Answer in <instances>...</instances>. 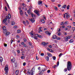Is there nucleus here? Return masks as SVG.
Segmentation results:
<instances>
[{
  "instance_id": "2",
  "label": "nucleus",
  "mask_w": 75,
  "mask_h": 75,
  "mask_svg": "<svg viewBox=\"0 0 75 75\" xmlns=\"http://www.w3.org/2000/svg\"><path fill=\"white\" fill-rule=\"evenodd\" d=\"M2 28L3 30H4V33L6 34V36L10 34V32L7 31V30L6 29V27L5 26H3Z\"/></svg>"
},
{
  "instance_id": "48",
  "label": "nucleus",
  "mask_w": 75,
  "mask_h": 75,
  "mask_svg": "<svg viewBox=\"0 0 75 75\" xmlns=\"http://www.w3.org/2000/svg\"><path fill=\"white\" fill-rule=\"evenodd\" d=\"M28 44L30 45H32L31 43L30 42H29Z\"/></svg>"
},
{
  "instance_id": "23",
  "label": "nucleus",
  "mask_w": 75,
  "mask_h": 75,
  "mask_svg": "<svg viewBox=\"0 0 75 75\" xmlns=\"http://www.w3.org/2000/svg\"><path fill=\"white\" fill-rule=\"evenodd\" d=\"M68 38L67 37H65V38L64 40L66 41H68Z\"/></svg>"
},
{
  "instance_id": "37",
  "label": "nucleus",
  "mask_w": 75,
  "mask_h": 75,
  "mask_svg": "<svg viewBox=\"0 0 75 75\" xmlns=\"http://www.w3.org/2000/svg\"><path fill=\"white\" fill-rule=\"evenodd\" d=\"M21 32V30H18V31H17V33H20Z\"/></svg>"
},
{
  "instance_id": "30",
  "label": "nucleus",
  "mask_w": 75,
  "mask_h": 75,
  "mask_svg": "<svg viewBox=\"0 0 75 75\" xmlns=\"http://www.w3.org/2000/svg\"><path fill=\"white\" fill-rule=\"evenodd\" d=\"M7 21V18L4 19L3 21L4 23H6Z\"/></svg>"
},
{
  "instance_id": "40",
  "label": "nucleus",
  "mask_w": 75,
  "mask_h": 75,
  "mask_svg": "<svg viewBox=\"0 0 75 75\" xmlns=\"http://www.w3.org/2000/svg\"><path fill=\"white\" fill-rule=\"evenodd\" d=\"M58 65H59V61H58L57 62V65L56 66V67H58Z\"/></svg>"
},
{
  "instance_id": "26",
  "label": "nucleus",
  "mask_w": 75,
  "mask_h": 75,
  "mask_svg": "<svg viewBox=\"0 0 75 75\" xmlns=\"http://www.w3.org/2000/svg\"><path fill=\"white\" fill-rule=\"evenodd\" d=\"M28 13L29 14H31V12H30V10L28 11Z\"/></svg>"
},
{
  "instance_id": "46",
  "label": "nucleus",
  "mask_w": 75,
  "mask_h": 75,
  "mask_svg": "<svg viewBox=\"0 0 75 75\" xmlns=\"http://www.w3.org/2000/svg\"><path fill=\"white\" fill-rule=\"evenodd\" d=\"M67 21L65 22L64 23V24H65V25H66V24H67Z\"/></svg>"
},
{
  "instance_id": "55",
  "label": "nucleus",
  "mask_w": 75,
  "mask_h": 75,
  "mask_svg": "<svg viewBox=\"0 0 75 75\" xmlns=\"http://www.w3.org/2000/svg\"><path fill=\"white\" fill-rule=\"evenodd\" d=\"M23 66H25V62H24L23 63Z\"/></svg>"
},
{
  "instance_id": "53",
  "label": "nucleus",
  "mask_w": 75,
  "mask_h": 75,
  "mask_svg": "<svg viewBox=\"0 0 75 75\" xmlns=\"http://www.w3.org/2000/svg\"><path fill=\"white\" fill-rule=\"evenodd\" d=\"M5 8L6 11H7V7H6V6H5Z\"/></svg>"
},
{
  "instance_id": "29",
  "label": "nucleus",
  "mask_w": 75,
  "mask_h": 75,
  "mask_svg": "<svg viewBox=\"0 0 75 75\" xmlns=\"http://www.w3.org/2000/svg\"><path fill=\"white\" fill-rule=\"evenodd\" d=\"M41 22H42V23H45V21H44V19H42L41 20Z\"/></svg>"
},
{
  "instance_id": "60",
  "label": "nucleus",
  "mask_w": 75,
  "mask_h": 75,
  "mask_svg": "<svg viewBox=\"0 0 75 75\" xmlns=\"http://www.w3.org/2000/svg\"><path fill=\"white\" fill-rule=\"evenodd\" d=\"M4 46L5 47H7V44H4Z\"/></svg>"
},
{
  "instance_id": "35",
  "label": "nucleus",
  "mask_w": 75,
  "mask_h": 75,
  "mask_svg": "<svg viewBox=\"0 0 75 75\" xmlns=\"http://www.w3.org/2000/svg\"><path fill=\"white\" fill-rule=\"evenodd\" d=\"M68 39H71V36H67Z\"/></svg>"
},
{
  "instance_id": "28",
  "label": "nucleus",
  "mask_w": 75,
  "mask_h": 75,
  "mask_svg": "<svg viewBox=\"0 0 75 75\" xmlns=\"http://www.w3.org/2000/svg\"><path fill=\"white\" fill-rule=\"evenodd\" d=\"M17 63L16 62L15 63V67H17Z\"/></svg>"
},
{
  "instance_id": "22",
  "label": "nucleus",
  "mask_w": 75,
  "mask_h": 75,
  "mask_svg": "<svg viewBox=\"0 0 75 75\" xmlns=\"http://www.w3.org/2000/svg\"><path fill=\"white\" fill-rule=\"evenodd\" d=\"M31 37H33V38H34V39H35L36 40H37V38L36 36H31Z\"/></svg>"
},
{
  "instance_id": "50",
  "label": "nucleus",
  "mask_w": 75,
  "mask_h": 75,
  "mask_svg": "<svg viewBox=\"0 0 75 75\" xmlns=\"http://www.w3.org/2000/svg\"><path fill=\"white\" fill-rule=\"evenodd\" d=\"M57 40H61V38H57Z\"/></svg>"
},
{
  "instance_id": "43",
  "label": "nucleus",
  "mask_w": 75,
  "mask_h": 75,
  "mask_svg": "<svg viewBox=\"0 0 75 75\" xmlns=\"http://www.w3.org/2000/svg\"><path fill=\"white\" fill-rule=\"evenodd\" d=\"M17 52L19 54H20V50H17Z\"/></svg>"
},
{
  "instance_id": "6",
  "label": "nucleus",
  "mask_w": 75,
  "mask_h": 75,
  "mask_svg": "<svg viewBox=\"0 0 75 75\" xmlns=\"http://www.w3.org/2000/svg\"><path fill=\"white\" fill-rule=\"evenodd\" d=\"M48 44V42L46 43L45 42H42V45H44V46H46V45H47Z\"/></svg>"
},
{
  "instance_id": "16",
  "label": "nucleus",
  "mask_w": 75,
  "mask_h": 75,
  "mask_svg": "<svg viewBox=\"0 0 75 75\" xmlns=\"http://www.w3.org/2000/svg\"><path fill=\"white\" fill-rule=\"evenodd\" d=\"M3 57H0V62H2V61H3Z\"/></svg>"
},
{
  "instance_id": "15",
  "label": "nucleus",
  "mask_w": 75,
  "mask_h": 75,
  "mask_svg": "<svg viewBox=\"0 0 75 75\" xmlns=\"http://www.w3.org/2000/svg\"><path fill=\"white\" fill-rule=\"evenodd\" d=\"M36 35H37L38 37L40 38H42V36H41V35H39L38 34H36Z\"/></svg>"
},
{
  "instance_id": "1",
  "label": "nucleus",
  "mask_w": 75,
  "mask_h": 75,
  "mask_svg": "<svg viewBox=\"0 0 75 75\" xmlns=\"http://www.w3.org/2000/svg\"><path fill=\"white\" fill-rule=\"evenodd\" d=\"M72 66L71 62L70 61H68L67 62V68H65L64 69V71L66 72L67 71V69L68 71H70V70L72 69Z\"/></svg>"
},
{
  "instance_id": "9",
  "label": "nucleus",
  "mask_w": 75,
  "mask_h": 75,
  "mask_svg": "<svg viewBox=\"0 0 75 75\" xmlns=\"http://www.w3.org/2000/svg\"><path fill=\"white\" fill-rule=\"evenodd\" d=\"M47 54L50 57H52V54L49 52H47Z\"/></svg>"
},
{
  "instance_id": "13",
  "label": "nucleus",
  "mask_w": 75,
  "mask_h": 75,
  "mask_svg": "<svg viewBox=\"0 0 75 75\" xmlns=\"http://www.w3.org/2000/svg\"><path fill=\"white\" fill-rule=\"evenodd\" d=\"M62 8H67V5H64L62 6Z\"/></svg>"
},
{
  "instance_id": "49",
  "label": "nucleus",
  "mask_w": 75,
  "mask_h": 75,
  "mask_svg": "<svg viewBox=\"0 0 75 75\" xmlns=\"http://www.w3.org/2000/svg\"><path fill=\"white\" fill-rule=\"evenodd\" d=\"M61 33L59 32V33H58V35H59H59H61Z\"/></svg>"
},
{
  "instance_id": "33",
  "label": "nucleus",
  "mask_w": 75,
  "mask_h": 75,
  "mask_svg": "<svg viewBox=\"0 0 75 75\" xmlns=\"http://www.w3.org/2000/svg\"><path fill=\"white\" fill-rule=\"evenodd\" d=\"M46 70V69H42V72H43L44 73V71H45Z\"/></svg>"
},
{
  "instance_id": "32",
  "label": "nucleus",
  "mask_w": 75,
  "mask_h": 75,
  "mask_svg": "<svg viewBox=\"0 0 75 75\" xmlns=\"http://www.w3.org/2000/svg\"><path fill=\"white\" fill-rule=\"evenodd\" d=\"M22 5L24 7H26V5L24 3H23Z\"/></svg>"
},
{
  "instance_id": "18",
  "label": "nucleus",
  "mask_w": 75,
  "mask_h": 75,
  "mask_svg": "<svg viewBox=\"0 0 75 75\" xmlns=\"http://www.w3.org/2000/svg\"><path fill=\"white\" fill-rule=\"evenodd\" d=\"M11 24L12 25H14L15 24V22L14 21H13L11 22Z\"/></svg>"
},
{
  "instance_id": "44",
  "label": "nucleus",
  "mask_w": 75,
  "mask_h": 75,
  "mask_svg": "<svg viewBox=\"0 0 75 75\" xmlns=\"http://www.w3.org/2000/svg\"><path fill=\"white\" fill-rule=\"evenodd\" d=\"M42 74H43V73L42 72H40L39 74V75H42Z\"/></svg>"
},
{
  "instance_id": "21",
  "label": "nucleus",
  "mask_w": 75,
  "mask_h": 75,
  "mask_svg": "<svg viewBox=\"0 0 75 75\" xmlns=\"http://www.w3.org/2000/svg\"><path fill=\"white\" fill-rule=\"evenodd\" d=\"M20 12L21 14V15H22V14H23V11H22V10H20Z\"/></svg>"
},
{
  "instance_id": "4",
  "label": "nucleus",
  "mask_w": 75,
  "mask_h": 75,
  "mask_svg": "<svg viewBox=\"0 0 75 75\" xmlns=\"http://www.w3.org/2000/svg\"><path fill=\"white\" fill-rule=\"evenodd\" d=\"M35 13L36 14L39 16H40V13H39V11H38V10H35L34 11Z\"/></svg>"
},
{
  "instance_id": "47",
  "label": "nucleus",
  "mask_w": 75,
  "mask_h": 75,
  "mask_svg": "<svg viewBox=\"0 0 75 75\" xmlns=\"http://www.w3.org/2000/svg\"><path fill=\"white\" fill-rule=\"evenodd\" d=\"M64 34L65 35H67V33H66V32H64Z\"/></svg>"
},
{
  "instance_id": "56",
  "label": "nucleus",
  "mask_w": 75,
  "mask_h": 75,
  "mask_svg": "<svg viewBox=\"0 0 75 75\" xmlns=\"http://www.w3.org/2000/svg\"><path fill=\"white\" fill-rule=\"evenodd\" d=\"M13 40H11V44H12V43H13Z\"/></svg>"
},
{
  "instance_id": "31",
  "label": "nucleus",
  "mask_w": 75,
  "mask_h": 75,
  "mask_svg": "<svg viewBox=\"0 0 75 75\" xmlns=\"http://www.w3.org/2000/svg\"><path fill=\"white\" fill-rule=\"evenodd\" d=\"M32 71H33L32 72H34V71H35V68H34V67H33L32 70Z\"/></svg>"
},
{
  "instance_id": "5",
  "label": "nucleus",
  "mask_w": 75,
  "mask_h": 75,
  "mask_svg": "<svg viewBox=\"0 0 75 75\" xmlns=\"http://www.w3.org/2000/svg\"><path fill=\"white\" fill-rule=\"evenodd\" d=\"M68 13H65V14H66V16L67 18H69V17H70V16H69V15L68 14Z\"/></svg>"
},
{
  "instance_id": "25",
  "label": "nucleus",
  "mask_w": 75,
  "mask_h": 75,
  "mask_svg": "<svg viewBox=\"0 0 75 75\" xmlns=\"http://www.w3.org/2000/svg\"><path fill=\"white\" fill-rule=\"evenodd\" d=\"M75 30V28L74 27L72 28V30H71V31H73L72 33L74 31V30Z\"/></svg>"
},
{
  "instance_id": "20",
  "label": "nucleus",
  "mask_w": 75,
  "mask_h": 75,
  "mask_svg": "<svg viewBox=\"0 0 75 75\" xmlns=\"http://www.w3.org/2000/svg\"><path fill=\"white\" fill-rule=\"evenodd\" d=\"M11 61L12 62H15V59L13 58L11 60Z\"/></svg>"
},
{
  "instance_id": "38",
  "label": "nucleus",
  "mask_w": 75,
  "mask_h": 75,
  "mask_svg": "<svg viewBox=\"0 0 75 75\" xmlns=\"http://www.w3.org/2000/svg\"><path fill=\"white\" fill-rule=\"evenodd\" d=\"M67 10H69V5H68L67 7Z\"/></svg>"
},
{
  "instance_id": "61",
  "label": "nucleus",
  "mask_w": 75,
  "mask_h": 75,
  "mask_svg": "<svg viewBox=\"0 0 75 75\" xmlns=\"http://www.w3.org/2000/svg\"><path fill=\"white\" fill-rule=\"evenodd\" d=\"M24 41L25 42H26V41H27V40L25 39H24Z\"/></svg>"
},
{
  "instance_id": "41",
  "label": "nucleus",
  "mask_w": 75,
  "mask_h": 75,
  "mask_svg": "<svg viewBox=\"0 0 75 75\" xmlns=\"http://www.w3.org/2000/svg\"><path fill=\"white\" fill-rule=\"evenodd\" d=\"M50 52H54V51H53V50H52V49H50V50H49Z\"/></svg>"
},
{
  "instance_id": "64",
  "label": "nucleus",
  "mask_w": 75,
  "mask_h": 75,
  "mask_svg": "<svg viewBox=\"0 0 75 75\" xmlns=\"http://www.w3.org/2000/svg\"><path fill=\"white\" fill-rule=\"evenodd\" d=\"M62 53H60V54H59V57H60V56H61V55H62Z\"/></svg>"
},
{
  "instance_id": "54",
  "label": "nucleus",
  "mask_w": 75,
  "mask_h": 75,
  "mask_svg": "<svg viewBox=\"0 0 75 75\" xmlns=\"http://www.w3.org/2000/svg\"><path fill=\"white\" fill-rule=\"evenodd\" d=\"M26 23L28 24H29V22H28V21L27 20L26 21Z\"/></svg>"
},
{
  "instance_id": "19",
  "label": "nucleus",
  "mask_w": 75,
  "mask_h": 75,
  "mask_svg": "<svg viewBox=\"0 0 75 75\" xmlns=\"http://www.w3.org/2000/svg\"><path fill=\"white\" fill-rule=\"evenodd\" d=\"M8 19H10V18H11V15H10V14H8Z\"/></svg>"
},
{
  "instance_id": "36",
  "label": "nucleus",
  "mask_w": 75,
  "mask_h": 75,
  "mask_svg": "<svg viewBox=\"0 0 75 75\" xmlns=\"http://www.w3.org/2000/svg\"><path fill=\"white\" fill-rule=\"evenodd\" d=\"M53 59L54 60H55L56 59V57H55V56H53Z\"/></svg>"
},
{
  "instance_id": "51",
  "label": "nucleus",
  "mask_w": 75,
  "mask_h": 75,
  "mask_svg": "<svg viewBox=\"0 0 75 75\" xmlns=\"http://www.w3.org/2000/svg\"><path fill=\"white\" fill-rule=\"evenodd\" d=\"M47 73H50V70H48L47 71Z\"/></svg>"
},
{
  "instance_id": "42",
  "label": "nucleus",
  "mask_w": 75,
  "mask_h": 75,
  "mask_svg": "<svg viewBox=\"0 0 75 75\" xmlns=\"http://www.w3.org/2000/svg\"><path fill=\"white\" fill-rule=\"evenodd\" d=\"M49 47L50 48H52V46L51 45H49Z\"/></svg>"
},
{
  "instance_id": "57",
  "label": "nucleus",
  "mask_w": 75,
  "mask_h": 75,
  "mask_svg": "<svg viewBox=\"0 0 75 75\" xmlns=\"http://www.w3.org/2000/svg\"><path fill=\"white\" fill-rule=\"evenodd\" d=\"M55 67H56V65H54V67H53V68H55Z\"/></svg>"
},
{
  "instance_id": "14",
  "label": "nucleus",
  "mask_w": 75,
  "mask_h": 75,
  "mask_svg": "<svg viewBox=\"0 0 75 75\" xmlns=\"http://www.w3.org/2000/svg\"><path fill=\"white\" fill-rule=\"evenodd\" d=\"M30 34L31 36V35H34V34H33V31H31V32L30 33Z\"/></svg>"
},
{
  "instance_id": "63",
  "label": "nucleus",
  "mask_w": 75,
  "mask_h": 75,
  "mask_svg": "<svg viewBox=\"0 0 75 75\" xmlns=\"http://www.w3.org/2000/svg\"><path fill=\"white\" fill-rule=\"evenodd\" d=\"M19 36H18V35H17V36H16V38H19Z\"/></svg>"
},
{
  "instance_id": "52",
  "label": "nucleus",
  "mask_w": 75,
  "mask_h": 75,
  "mask_svg": "<svg viewBox=\"0 0 75 75\" xmlns=\"http://www.w3.org/2000/svg\"><path fill=\"white\" fill-rule=\"evenodd\" d=\"M67 27L69 28H71V26H67Z\"/></svg>"
},
{
  "instance_id": "17",
  "label": "nucleus",
  "mask_w": 75,
  "mask_h": 75,
  "mask_svg": "<svg viewBox=\"0 0 75 75\" xmlns=\"http://www.w3.org/2000/svg\"><path fill=\"white\" fill-rule=\"evenodd\" d=\"M31 16L33 18H34V17H35V15H34L33 13L31 14Z\"/></svg>"
},
{
  "instance_id": "59",
  "label": "nucleus",
  "mask_w": 75,
  "mask_h": 75,
  "mask_svg": "<svg viewBox=\"0 0 75 75\" xmlns=\"http://www.w3.org/2000/svg\"><path fill=\"white\" fill-rule=\"evenodd\" d=\"M25 16H27V17H28V15H27V13H26V12H25Z\"/></svg>"
},
{
  "instance_id": "27",
  "label": "nucleus",
  "mask_w": 75,
  "mask_h": 75,
  "mask_svg": "<svg viewBox=\"0 0 75 75\" xmlns=\"http://www.w3.org/2000/svg\"><path fill=\"white\" fill-rule=\"evenodd\" d=\"M54 8L56 11H57V10H58V8H57V7L56 6H54Z\"/></svg>"
},
{
  "instance_id": "8",
  "label": "nucleus",
  "mask_w": 75,
  "mask_h": 75,
  "mask_svg": "<svg viewBox=\"0 0 75 75\" xmlns=\"http://www.w3.org/2000/svg\"><path fill=\"white\" fill-rule=\"evenodd\" d=\"M38 4L39 5H41L42 3V1H39L38 2Z\"/></svg>"
},
{
  "instance_id": "58",
  "label": "nucleus",
  "mask_w": 75,
  "mask_h": 75,
  "mask_svg": "<svg viewBox=\"0 0 75 75\" xmlns=\"http://www.w3.org/2000/svg\"><path fill=\"white\" fill-rule=\"evenodd\" d=\"M64 30H68V28H64Z\"/></svg>"
},
{
  "instance_id": "11",
  "label": "nucleus",
  "mask_w": 75,
  "mask_h": 75,
  "mask_svg": "<svg viewBox=\"0 0 75 75\" xmlns=\"http://www.w3.org/2000/svg\"><path fill=\"white\" fill-rule=\"evenodd\" d=\"M46 34L49 35H51V33L48 31H47L45 32Z\"/></svg>"
},
{
  "instance_id": "24",
  "label": "nucleus",
  "mask_w": 75,
  "mask_h": 75,
  "mask_svg": "<svg viewBox=\"0 0 75 75\" xmlns=\"http://www.w3.org/2000/svg\"><path fill=\"white\" fill-rule=\"evenodd\" d=\"M74 40L73 39H71L70 40L69 42H71L72 43V42H74Z\"/></svg>"
},
{
  "instance_id": "7",
  "label": "nucleus",
  "mask_w": 75,
  "mask_h": 75,
  "mask_svg": "<svg viewBox=\"0 0 75 75\" xmlns=\"http://www.w3.org/2000/svg\"><path fill=\"white\" fill-rule=\"evenodd\" d=\"M29 20H30L31 21L32 23H34L35 21V19H34V18H33L31 19H29Z\"/></svg>"
},
{
  "instance_id": "3",
  "label": "nucleus",
  "mask_w": 75,
  "mask_h": 75,
  "mask_svg": "<svg viewBox=\"0 0 75 75\" xmlns=\"http://www.w3.org/2000/svg\"><path fill=\"white\" fill-rule=\"evenodd\" d=\"M4 70L5 71L6 74V75H7L8 74V66L7 64H6L5 67L4 68Z\"/></svg>"
},
{
  "instance_id": "10",
  "label": "nucleus",
  "mask_w": 75,
  "mask_h": 75,
  "mask_svg": "<svg viewBox=\"0 0 75 75\" xmlns=\"http://www.w3.org/2000/svg\"><path fill=\"white\" fill-rule=\"evenodd\" d=\"M52 38L53 39H57V36L55 35H54L52 36Z\"/></svg>"
},
{
  "instance_id": "39",
  "label": "nucleus",
  "mask_w": 75,
  "mask_h": 75,
  "mask_svg": "<svg viewBox=\"0 0 75 75\" xmlns=\"http://www.w3.org/2000/svg\"><path fill=\"white\" fill-rule=\"evenodd\" d=\"M36 59L37 60L39 59V58L37 56H36Z\"/></svg>"
},
{
  "instance_id": "12",
  "label": "nucleus",
  "mask_w": 75,
  "mask_h": 75,
  "mask_svg": "<svg viewBox=\"0 0 75 75\" xmlns=\"http://www.w3.org/2000/svg\"><path fill=\"white\" fill-rule=\"evenodd\" d=\"M45 59L46 60V61H49V57H48V56H46V57H45Z\"/></svg>"
},
{
  "instance_id": "34",
  "label": "nucleus",
  "mask_w": 75,
  "mask_h": 75,
  "mask_svg": "<svg viewBox=\"0 0 75 75\" xmlns=\"http://www.w3.org/2000/svg\"><path fill=\"white\" fill-rule=\"evenodd\" d=\"M7 3V4H6V6H7V7H8V8H9V9H10V7H9V5H8V3Z\"/></svg>"
},
{
  "instance_id": "45",
  "label": "nucleus",
  "mask_w": 75,
  "mask_h": 75,
  "mask_svg": "<svg viewBox=\"0 0 75 75\" xmlns=\"http://www.w3.org/2000/svg\"><path fill=\"white\" fill-rule=\"evenodd\" d=\"M40 55L41 56H43L44 55V54L43 53H42Z\"/></svg>"
},
{
  "instance_id": "62",
  "label": "nucleus",
  "mask_w": 75,
  "mask_h": 75,
  "mask_svg": "<svg viewBox=\"0 0 75 75\" xmlns=\"http://www.w3.org/2000/svg\"><path fill=\"white\" fill-rule=\"evenodd\" d=\"M23 24H25L26 23H25V21H23Z\"/></svg>"
}]
</instances>
